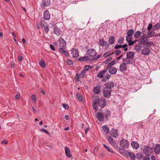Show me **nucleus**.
<instances>
[{"label": "nucleus", "instance_id": "obj_1", "mask_svg": "<svg viewBox=\"0 0 160 160\" xmlns=\"http://www.w3.org/2000/svg\"><path fill=\"white\" fill-rule=\"evenodd\" d=\"M143 152L146 156L150 155L152 152V149L148 145H145L142 149Z\"/></svg>", "mask_w": 160, "mask_h": 160}, {"label": "nucleus", "instance_id": "obj_2", "mask_svg": "<svg viewBox=\"0 0 160 160\" xmlns=\"http://www.w3.org/2000/svg\"><path fill=\"white\" fill-rule=\"evenodd\" d=\"M97 99L98 103L100 107L101 108H104L106 104V99L103 98Z\"/></svg>", "mask_w": 160, "mask_h": 160}, {"label": "nucleus", "instance_id": "obj_3", "mask_svg": "<svg viewBox=\"0 0 160 160\" xmlns=\"http://www.w3.org/2000/svg\"><path fill=\"white\" fill-rule=\"evenodd\" d=\"M129 143L128 141L126 139H122L120 142L121 146L123 148H128V147Z\"/></svg>", "mask_w": 160, "mask_h": 160}, {"label": "nucleus", "instance_id": "obj_4", "mask_svg": "<svg viewBox=\"0 0 160 160\" xmlns=\"http://www.w3.org/2000/svg\"><path fill=\"white\" fill-rule=\"evenodd\" d=\"M108 89L104 88L103 90V93L104 96L106 98H109L111 96V90H107Z\"/></svg>", "mask_w": 160, "mask_h": 160}, {"label": "nucleus", "instance_id": "obj_5", "mask_svg": "<svg viewBox=\"0 0 160 160\" xmlns=\"http://www.w3.org/2000/svg\"><path fill=\"white\" fill-rule=\"evenodd\" d=\"M105 88L111 90L114 86L113 82L112 81H108L104 84Z\"/></svg>", "mask_w": 160, "mask_h": 160}, {"label": "nucleus", "instance_id": "obj_6", "mask_svg": "<svg viewBox=\"0 0 160 160\" xmlns=\"http://www.w3.org/2000/svg\"><path fill=\"white\" fill-rule=\"evenodd\" d=\"M108 140L112 145L116 148L118 147V145L115 140L111 136L108 137Z\"/></svg>", "mask_w": 160, "mask_h": 160}, {"label": "nucleus", "instance_id": "obj_7", "mask_svg": "<svg viewBox=\"0 0 160 160\" xmlns=\"http://www.w3.org/2000/svg\"><path fill=\"white\" fill-rule=\"evenodd\" d=\"M71 54L74 58H77L79 57L78 51L76 49L73 48L71 50Z\"/></svg>", "mask_w": 160, "mask_h": 160}, {"label": "nucleus", "instance_id": "obj_8", "mask_svg": "<svg viewBox=\"0 0 160 160\" xmlns=\"http://www.w3.org/2000/svg\"><path fill=\"white\" fill-rule=\"evenodd\" d=\"M122 61L124 63H125L127 65L128 64H133V61L132 59L128 58L126 57V58H123L122 60Z\"/></svg>", "mask_w": 160, "mask_h": 160}, {"label": "nucleus", "instance_id": "obj_9", "mask_svg": "<svg viewBox=\"0 0 160 160\" xmlns=\"http://www.w3.org/2000/svg\"><path fill=\"white\" fill-rule=\"evenodd\" d=\"M87 54L90 57H93L96 54V51L92 49H88L87 52Z\"/></svg>", "mask_w": 160, "mask_h": 160}, {"label": "nucleus", "instance_id": "obj_10", "mask_svg": "<svg viewBox=\"0 0 160 160\" xmlns=\"http://www.w3.org/2000/svg\"><path fill=\"white\" fill-rule=\"evenodd\" d=\"M59 44L62 48H65L66 47V42L62 38H61L59 39Z\"/></svg>", "mask_w": 160, "mask_h": 160}, {"label": "nucleus", "instance_id": "obj_11", "mask_svg": "<svg viewBox=\"0 0 160 160\" xmlns=\"http://www.w3.org/2000/svg\"><path fill=\"white\" fill-rule=\"evenodd\" d=\"M43 18L44 19L48 20L50 19V14L48 10H45L43 12Z\"/></svg>", "mask_w": 160, "mask_h": 160}, {"label": "nucleus", "instance_id": "obj_12", "mask_svg": "<svg viewBox=\"0 0 160 160\" xmlns=\"http://www.w3.org/2000/svg\"><path fill=\"white\" fill-rule=\"evenodd\" d=\"M145 36H144V35H142L139 40V41L140 42L141 44L142 45H144V44H145V43L146 41L148 40V38H147V37H145Z\"/></svg>", "mask_w": 160, "mask_h": 160}, {"label": "nucleus", "instance_id": "obj_13", "mask_svg": "<svg viewBox=\"0 0 160 160\" xmlns=\"http://www.w3.org/2000/svg\"><path fill=\"white\" fill-rule=\"evenodd\" d=\"M127 69V65L125 63L123 62L120 64L119 66V69L121 72H124Z\"/></svg>", "mask_w": 160, "mask_h": 160}, {"label": "nucleus", "instance_id": "obj_14", "mask_svg": "<svg viewBox=\"0 0 160 160\" xmlns=\"http://www.w3.org/2000/svg\"><path fill=\"white\" fill-rule=\"evenodd\" d=\"M97 118L98 119L100 122L103 121L104 118L103 114L99 112L97 113Z\"/></svg>", "mask_w": 160, "mask_h": 160}, {"label": "nucleus", "instance_id": "obj_15", "mask_svg": "<svg viewBox=\"0 0 160 160\" xmlns=\"http://www.w3.org/2000/svg\"><path fill=\"white\" fill-rule=\"evenodd\" d=\"M150 52V50L148 48H146L142 50L141 53L144 55H148L149 54Z\"/></svg>", "mask_w": 160, "mask_h": 160}, {"label": "nucleus", "instance_id": "obj_16", "mask_svg": "<svg viewBox=\"0 0 160 160\" xmlns=\"http://www.w3.org/2000/svg\"><path fill=\"white\" fill-rule=\"evenodd\" d=\"M132 147L135 149H137L139 147V145L138 143L135 141H132L131 142Z\"/></svg>", "mask_w": 160, "mask_h": 160}, {"label": "nucleus", "instance_id": "obj_17", "mask_svg": "<svg viewBox=\"0 0 160 160\" xmlns=\"http://www.w3.org/2000/svg\"><path fill=\"white\" fill-rule=\"evenodd\" d=\"M61 31L59 28L55 27L54 28V32L57 36L60 35L61 34Z\"/></svg>", "mask_w": 160, "mask_h": 160}, {"label": "nucleus", "instance_id": "obj_18", "mask_svg": "<svg viewBox=\"0 0 160 160\" xmlns=\"http://www.w3.org/2000/svg\"><path fill=\"white\" fill-rule=\"evenodd\" d=\"M135 55L134 53L132 52H129L127 53L126 57L128 58L132 59Z\"/></svg>", "mask_w": 160, "mask_h": 160}, {"label": "nucleus", "instance_id": "obj_19", "mask_svg": "<svg viewBox=\"0 0 160 160\" xmlns=\"http://www.w3.org/2000/svg\"><path fill=\"white\" fill-rule=\"evenodd\" d=\"M65 152L66 156L68 158H71L72 156L71 155L69 149L66 146L64 147Z\"/></svg>", "mask_w": 160, "mask_h": 160}, {"label": "nucleus", "instance_id": "obj_20", "mask_svg": "<svg viewBox=\"0 0 160 160\" xmlns=\"http://www.w3.org/2000/svg\"><path fill=\"white\" fill-rule=\"evenodd\" d=\"M108 70L109 72L112 74H116L117 72V69L114 67L110 68Z\"/></svg>", "mask_w": 160, "mask_h": 160}, {"label": "nucleus", "instance_id": "obj_21", "mask_svg": "<svg viewBox=\"0 0 160 160\" xmlns=\"http://www.w3.org/2000/svg\"><path fill=\"white\" fill-rule=\"evenodd\" d=\"M118 151L122 155L124 156H127L128 155V152L122 148H120L119 149Z\"/></svg>", "mask_w": 160, "mask_h": 160}, {"label": "nucleus", "instance_id": "obj_22", "mask_svg": "<svg viewBox=\"0 0 160 160\" xmlns=\"http://www.w3.org/2000/svg\"><path fill=\"white\" fill-rule=\"evenodd\" d=\"M90 59V58L88 56H85L82 57L78 59V60L79 61L82 62L87 61Z\"/></svg>", "mask_w": 160, "mask_h": 160}, {"label": "nucleus", "instance_id": "obj_23", "mask_svg": "<svg viewBox=\"0 0 160 160\" xmlns=\"http://www.w3.org/2000/svg\"><path fill=\"white\" fill-rule=\"evenodd\" d=\"M98 100L97 98L94 99L93 102L92 106L93 109L96 111H97L98 106L97 105Z\"/></svg>", "mask_w": 160, "mask_h": 160}, {"label": "nucleus", "instance_id": "obj_24", "mask_svg": "<svg viewBox=\"0 0 160 160\" xmlns=\"http://www.w3.org/2000/svg\"><path fill=\"white\" fill-rule=\"evenodd\" d=\"M59 51L62 54H63L64 55L68 57L69 55V53L68 52L65 50L64 49H63L62 48H59Z\"/></svg>", "mask_w": 160, "mask_h": 160}, {"label": "nucleus", "instance_id": "obj_25", "mask_svg": "<svg viewBox=\"0 0 160 160\" xmlns=\"http://www.w3.org/2000/svg\"><path fill=\"white\" fill-rule=\"evenodd\" d=\"M99 45L102 46H106L107 44V42L104 41L103 39H99Z\"/></svg>", "mask_w": 160, "mask_h": 160}, {"label": "nucleus", "instance_id": "obj_26", "mask_svg": "<svg viewBox=\"0 0 160 160\" xmlns=\"http://www.w3.org/2000/svg\"><path fill=\"white\" fill-rule=\"evenodd\" d=\"M107 70V68L103 70L98 73L97 74V77L98 78H102L103 77V74L105 73Z\"/></svg>", "mask_w": 160, "mask_h": 160}, {"label": "nucleus", "instance_id": "obj_27", "mask_svg": "<svg viewBox=\"0 0 160 160\" xmlns=\"http://www.w3.org/2000/svg\"><path fill=\"white\" fill-rule=\"evenodd\" d=\"M155 152L156 154H158L160 152V144H157L155 148Z\"/></svg>", "mask_w": 160, "mask_h": 160}, {"label": "nucleus", "instance_id": "obj_28", "mask_svg": "<svg viewBox=\"0 0 160 160\" xmlns=\"http://www.w3.org/2000/svg\"><path fill=\"white\" fill-rule=\"evenodd\" d=\"M111 135L114 138H116L118 135L117 131L115 129H113L111 133Z\"/></svg>", "mask_w": 160, "mask_h": 160}, {"label": "nucleus", "instance_id": "obj_29", "mask_svg": "<svg viewBox=\"0 0 160 160\" xmlns=\"http://www.w3.org/2000/svg\"><path fill=\"white\" fill-rule=\"evenodd\" d=\"M43 5L44 6L48 7L50 5V0H43Z\"/></svg>", "mask_w": 160, "mask_h": 160}, {"label": "nucleus", "instance_id": "obj_30", "mask_svg": "<svg viewBox=\"0 0 160 160\" xmlns=\"http://www.w3.org/2000/svg\"><path fill=\"white\" fill-rule=\"evenodd\" d=\"M93 91L96 94L100 92V88L99 86H96L93 88Z\"/></svg>", "mask_w": 160, "mask_h": 160}, {"label": "nucleus", "instance_id": "obj_31", "mask_svg": "<svg viewBox=\"0 0 160 160\" xmlns=\"http://www.w3.org/2000/svg\"><path fill=\"white\" fill-rule=\"evenodd\" d=\"M134 31L133 29H130L128 30L127 32V35L128 36H132L134 33Z\"/></svg>", "mask_w": 160, "mask_h": 160}, {"label": "nucleus", "instance_id": "obj_32", "mask_svg": "<svg viewBox=\"0 0 160 160\" xmlns=\"http://www.w3.org/2000/svg\"><path fill=\"white\" fill-rule=\"evenodd\" d=\"M160 28V24L157 23L152 27V30L155 31Z\"/></svg>", "mask_w": 160, "mask_h": 160}, {"label": "nucleus", "instance_id": "obj_33", "mask_svg": "<svg viewBox=\"0 0 160 160\" xmlns=\"http://www.w3.org/2000/svg\"><path fill=\"white\" fill-rule=\"evenodd\" d=\"M76 97L77 99L80 101H83V98L82 96L80 95L79 92H77L76 94Z\"/></svg>", "mask_w": 160, "mask_h": 160}, {"label": "nucleus", "instance_id": "obj_34", "mask_svg": "<svg viewBox=\"0 0 160 160\" xmlns=\"http://www.w3.org/2000/svg\"><path fill=\"white\" fill-rule=\"evenodd\" d=\"M108 41L110 44H113L115 41V37L113 36L110 37Z\"/></svg>", "mask_w": 160, "mask_h": 160}, {"label": "nucleus", "instance_id": "obj_35", "mask_svg": "<svg viewBox=\"0 0 160 160\" xmlns=\"http://www.w3.org/2000/svg\"><path fill=\"white\" fill-rule=\"evenodd\" d=\"M102 129L106 134H107L108 133L109 129L106 125H103L102 126Z\"/></svg>", "mask_w": 160, "mask_h": 160}, {"label": "nucleus", "instance_id": "obj_36", "mask_svg": "<svg viewBox=\"0 0 160 160\" xmlns=\"http://www.w3.org/2000/svg\"><path fill=\"white\" fill-rule=\"evenodd\" d=\"M141 32L139 31H137L135 32L134 36L135 38H138L141 36Z\"/></svg>", "mask_w": 160, "mask_h": 160}, {"label": "nucleus", "instance_id": "obj_37", "mask_svg": "<svg viewBox=\"0 0 160 160\" xmlns=\"http://www.w3.org/2000/svg\"><path fill=\"white\" fill-rule=\"evenodd\" d=\"M142 47L140 45H136L134 48V50L137 52H139L141 49Z\"/></svg>", "mask_w": 160, "mask_h": 160}, {"label": "nucleus", "instance_id": "obj_38", "mask_svg": "<svg viewBox=\"0 0 160 160\" xmlns=\"http://www.w3.org/2000/svg\"><path fill=\"white\" fill-rule=\"evenodd\" d=\"M155 35V32L153 31H151L148 33L147 35V38H149L152 37H154Z\"/></svg>", "mask_w": 160, "mask_h": 160}, {"label": "nucleus", "instance_id": "obj_39", "mask_svg": "<svg viewBox=\"0 0 160 160\" xmlns=\"http://www.w3.org/2000/svg\"><path fill=\"white\" fill-rule=\"evenodd\" d=\"M103 146L105 148L107 149L108 151L110 152H111L113 153H115V152L112 150L111 148L108 147L106 145L103 144Z\"/></svg>", "mask_w": 160, "mask_h": 160}, {"label": "nucleus", "instance_id": "obj_40", "mask_svg": "<svg viewBox=\"0 0 160 160\" xmlns=\"http://www.w3.org/2000/svg\"><path fill=\"white\" fill-rule=\"evenodd\" d=\"M110 75L109 74L107 75L102 79V81L103 82H105L108 80L110 77Z\"/></svg>", "mask_w": 160, "mask_h": 160}, {"label": "nucleus", "instance_id": "obj_41", "mask_svg": "<svg viewBox=\"0 0 160 160\" xmlns=\"http://www.w3.org/2000/svg\"><path fill=\"white\" fill-rule=\"evenodd\" d=\"M128 155L132 159H135V155L133 153H132L131 152H128Z\"/></svg>", "mask_w": 160, "mask_h": 160}, {"label": "nucleus", "instance_id": "obj_42", "mask_svg": "<svg viewBox=\"0 0 160 160\" xmlns=\"http://www.w3.org/2000/svg\"><path fill=\"white\" fill-rule=\"evenodd\" d=\"M39 64L41 67L43 68L46 67V64L44 61L42 59L40 60L39 62Z\"/></svg>", "mask_w": 160, "mask_h": 160}, {"label": "nucleus", "instance_id": "obj_43", "mask_svg": "<svg viewBox=\"0 0 160 160\" xmlns=\"http://www.w3.org/2000/svg\"><path fill=\"white\" fill-rule=\"evenodd\" d=\"M115 62V60H113L110 62L108 65L107 66V68H110L111 67L113 66V65L114 64Z\"/></svg>", "mask_w": 160, "mask_h": 160}, {"label": "nucleus", "instance_id": "obj_44", "mask_svg": "<svg viewBox=\"0 0 160 160\" xmlns=\"http://www.w3.org/2000/svg\"><path fill=\"white\" fill-rule=\"evenodd\" d=\"M132 39V37L128 36V35H127L126 37V40L127 42H129L131 41Z\"/></svg>", "mask_w": 160, "mask_h": 160}, {"label": "nucleus", "instance_id": "obj_45", "mask_svg": "<svg viewBox=\"0 0 160 160\" xmlns=\"http://www.w3.org/2000/svg\"><path fill=\"white\" fill-rule=\"evenodd\" d=\"M105 117L106 118H108L111 115V112L109 111H107L106 112Z\"/></svg>", "mask_w": 160, "mask_h": 160}, {"label": "nucleus", "instance_id": "obj_46", "mask_svg": "<svg viewBox=\"0 0 160 160\" xmlns=\"http://www.w3.org/2000/svg\"><path fill=\"white\" fill-rule=\"evenodd\" d=\"M31 98L32 101L33 102H35L36 100V97L34 95H32Z\"/></svg>", "mask_w": 160, "mask_h": 160}, {"label": "nucleus", "instance_id": "obj_47", "mask_svg": "<svg viewBox=\"0 0 160 160\" xmlns=\"http://www.w3.org/2000/svg\"><path fill=\"white\" fill-rule=\"evenodd\" d=\"M44 28L45 32H46V33H48L49 31L48 26L47 25H45V27Z\"/></svg>", "mask_w": 160, "mask_h": 160}, {"label": "nucleus", "instance_id": "obj_48", "mask_svg": "<svg viewBox=\"0 0 160 160\" xmlns=\"http://www.w3.org/2000/svg\"><path fill=\"white\" fill-rule=\"evenodd\" d=\"M85 75V70H83L82 72H81L80 74H79V75L81 78H82L84 77V76Z\"/></svg>", "mask_w": 160, "mask_h": 160}, {"label": "nucleus", "instance_id": "obj_49", "mask_svg": "<svg viewBox=\"0 0 160 160\" xmlns=\"http://www.w3.org/2000/svg\"><path fill=\"white\" fill-rule=\"evenodd\" d=\"M147 29L146 28L144 27H143L142 29V32L141 33L143 34V35H144V36H146V34L145 33Z\"/></svg>", "mask_w": 160, "mask_h": 160}, {"label": "nucleus", "instance_id": "obj_50", "mask_svg": "<svg viewBox=\"0 0 160 160\" xmlns=\"http://www.w3.org/2000/svg\"><path fill=\"white\" fill-rule=\"evenodd\" d=\"M116 55H118L121 52V51L119 50H117L114 51Z\"/></svg>", "mask_w": 160, "mask_h": 160}, {"label": "nucleus", "instance_id": "obj_51", "mask_svg": "<svg viewBox=\"0 0 160 160\" xmlns=\"http://www.w3.org/2000/svg\"><path fill=\"white\" fill-rule=\"evenodd\" d=\"M136 155L138 158L140 159L142 158V153H138Z\"/></svg>", "mask_w": 160, "mask_h": 160}, {"label": "nucleus", "instance_id": "obj_52", "mask_svg": "<svg viewBox=\"0 0 160 160\" xmlns=\"http://www.w3.org/2000/svg\"><path fill=\"white\" fill-rule=\"evenodd\" d=\"M63 108L65 109H68L69 108V106L68 104H66L65 103H63L62 104Z\"/></svg>", "mask_w": 160, "mask_h": 160}, {"label": "nucleus", "instance_id": "obj_53", "mask_svg": "<svg viewBox=\"0 0 160 160\" xmlns=\"http://www.w3.org/2000/svg\"><path fill=\"white\" fill-rule=\"evenodd\" d=\"M152 24L151 23H150V24H149L148 26V27L147 30L148 31H150L152 29Z\"/></svg>", "mask_w": 160, "mask_h": 160}, {"label": "nucleus", "instance_id": "obj_54", "mask_svg": "<svg viewBox=\"0 0 160 160\" xmlns=\"http://www.w3.org/2000/svg\"><path fill=\"white\" fill-rule=\"evenodd\" d=\"M123 41V39L122 38H120L118 41V42L120 44H122Z\"/></svg>", "mask_w": 160, "mask_h": 160}, {"label": "nucleus", "instance_id": "obj_55", "mask_svg": "<svg viewBox=\"0 0 160 160\" xmlns=\"http://www.w3.org/2000/svg\"><path fill=\"white\" fill-rule=\"evenodd\" d=\"M145 44H144V45H145L147 47H149L151 46V42H146Z\"/></svg>", "mask_w": 160, "mask_h": 160}, {"label": "nucleus", "instance_id": "obj_56", "mask_svg": "<svg viewBox=\"0 0 160 160\" xmlns=\"http://www.w3.org/2000/svg\"><path fill=\"white\" fill-rule=\"evenodd\" d=\"M112 59V57H109L108 59H107V60L105 61L104 62L105 63L107 64L108 63L109 61H111Z\"/></svg>", "mask_w": 160, "mask_h": 160}, {"label": "nucleus", "instance_id": "obj_57", "mask_svg": "<svg viewBox=\"0 0 160 160\" xmlns=\"http://www.w3.org/2000/svg\"><path fill=\"white\" fill-rule=\"evenodd\" d=\"M121 48H122L121 45L118 44L116 45L114 47V48L116 49H119Z\"/></svg>", "mask_w": 160, "mask_h": 160}, {"label": "nucleus", "instance_id": "obj_58", "mask_svg": "<svg viewBox=\"0 0 160 160\" xmlns=\"http://www.w3.org/2000/svg\"><path fill=\"white\" fill-rule=\"evenodd\" d=\"M92 67L90 65H86L85 66V69L86 70H88L90 69Z\"/></svg>", "mask_w": 160, "mask_h": 160}, {"label": "nucleus", "instance_id": "obj_59", "mask_svg": "<svg viewBox=\"0 0 160 160\" xmlns=\"http://www.w3.org/2000/svg\"><path fill=\"white\" fill-rule=\"evenodd\" d=\"M80 77L78 75V74L77 73L76 74V76L75 78V80L76 81L78 82L79 81V78Z\"/></svg>", "mask_w": 160, "mask_h": 160}, {"label": "nucleus", "instance_id": "obj_60", "mask_svg": "<svg viewBox=\"0 0 160 160\" xmlns=\"http://www.w3.org/2000/svg\"><path fill=\"white\" fill-rule=\"evenodd\" d=\"M67 62L69 65H72L73 64L72 61L69 59L67 60Z\"/></svg>", "mask_w": 160, "mask_h": 160}, {"label": "nucleus", "instance_id": "obj_61", "mask_svg": "<svg viewBox=\"0 0 160 160\" xmlns=\"http://www.w3.org/2000/svg\"><path fill=\"white\" fill-rule=\"evenodd\" d=\"M43 131L44 132L47 133L48 135H49V133L48 131L46 130L45 129L43 128H42V129L40 130L41 131Z\"/></svg>", "mask_w": 160, "mask_h": 160}, {"label": "nucleus", "instance_id": "obj_62", "mask_svg": "<svg viewBox=\"0 0 160 160\" xmlns=\"http://www.w3.org/2000/svg\"><path fill=\"white\" fill-rule=\"evenodd\" d=\"M20 95L19 94H17L15 95V98L16 99H18L20 98Z\"/></svg>", "mask_w": 160, "mask_h": 160}, {"label": "nucleus", "instance_id": "obj_63", "mask_svg": "<svg viewBox=\"0 0 160 160\" xmlns=\"http://www.w3.org/2000/svg\"><path fill=\"white\" fill-rule=\"evenodd\" d=\"M18 59L19 61L21 62L23 59V57L22 56H19L18 57Z\"/></svg>", "mask_w": 160, "mask_h": 160}, {"label": "nucleus", "instance_id": "obj_64", "mask_svg": "<svg viewBox=\"0 0 160 160\" xmlns=\"http://www.w3.org/2000/svg\"><path fill=\"white\" fill-rule=\"evenodd\" d=\"M148 156H146L144 158H143V160H150V158Z\"/></svg>", "mask_w": 160, "mask_h": 160}]
</instances>
